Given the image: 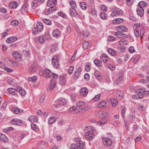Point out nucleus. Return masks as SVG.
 <instances>
[{"instance_id": "60", "label": "nucleus", "mask_w": 149, "mask_h": 149, "mask_svg": "<svg viewBox=\"0 0 149 149\" xmlns=\"http://www.w3.org/2000/svg\"><path fill=\"white\" fill-rule=\"evenodd\" d=\"M134 33L135 35L136 36V37H139V31L137 29H136L134 30Z\"/></svg>"}, {"instance_id": "50", "label": "nucleus", "mask_w": 149, "mask_h": 149, "mask_svg": "<svg viewBox=\"0 0 149 149\" xmlns=\"http://www.w3.org/2000/svg\"><path fill=\"white\" fill-rule=\"evenodd\" d=\"M126 1L127 4L129 6H130L132 5V3L133 2V0H126Z\"/></svg>"}, {"instance_id": "43", "label": "nucleus", "mask_w": 149, "mask_h": 149, "mask_svg": "<svg viewBox=\"0 0 149 149\" xmlns=\"http://www.w3.org/2000/svg\"><path fill=\"white\" fill-rule=\"evenodd\" d=\"M43 21V22L46 24L50 25L52 24V21L49 19H44Z\"/></svg>"}, {"instance_id": "39", "label": "nucleus", "mask_w": 149, "mask_h": 149, "mask_svg": "<svg viewBox=\"0 0 149 149\" xmlns=\"http://www.w3.org/2000/svg\"><path fill=\"white\" fill-rule=\"evenodd\" d=\"M31 128L34 131H38V128L36 125L32 123L31 124Z\"/></svg>"}, {"instance_id": "34", "label": "nucleus", "mask_w": 149, "mask_h": 149, "mask_svg": "<svg viewBox=\"0 0 149 149\" xmlns=\"http://www.w3.org/2000/svg\"><path fill=\"white\" fill-rule=\"evenodd\" d=\"M100 58L105 63H107V62L108 57L105 54L102 55L100 56Z\"/></svg>"}, {"instance_id": "56", "label": "nucleus", "mask_w": 149, "mask_h": 149, "mask_svg": "<svg viewBox=\"0 0 149 149\" xmlns=\"http://www.w3.org/2000/svg\"><path fill=\"white\" fill-rule=\"evenodd\" d=\"M58 14L60 16H61L63 18H65L66 17L65 15L61 12H59L58 13Z\"/></svg>"}, {"instance_id": "45", "label": "nucleus", "mask_w": 149, "mask_h": 149, "mask_svg": "<svg viewBox=\"0 0 149 149\" xmlns=\"http://www.w3.org/2000/svg\"><path fill=\"white\" fill-rule=\"evenodd\" d=\"M106 104L105 102L104 101H102L100 102L98 104V107H104Z\"/></svg>"}, {"instance_id": "25", "label": "nucleus", "mask_w": 149, "mask_h": 149, "mask_svg": "<svg viewBox=\"0 0 149 149\" xmlns=\"http://www.w3.org/2000/svg\"><path fill=\"white\" fill-rule=\"evenodd\" d=\"M140 93V94H141V95H137L138 97L139 98H142V95H143L144 94H145L147 92V91L145 90V89L143 88H141L139 89Z\"/></svg>"}, {"instance_id": "40", "label": "nucleus", "mask_w": 149, "mask_h": 149, "mask_svg": "<svg viewBox=\"0 0 149 149\" xmlns=\"http://www.w3.org/2000/svg\"><path fill=\"white\" fill-rule=\"evenodd\" d=\"M127 41L125 40L121 39L119 42V45H126L127 44Z\"/></svg>"}, {"instance_id": "47", "label": "nucleus", "mask_w": 149, "mask_h": 149, "mask_svg": "<svg viewBox=\"0 0 149 149\" xmlns=\"http://www.w3.org/2000/svg\"><path fill=\"white\" fill-rule=\"evenodd\" d=\"M90 13L92 15H95L97 14L96 10L94 8H92L90 11Z\"/></svg>"}, {"instance_id": "29", "label": "nucleus", "mask_w": 149, "mask_h": 149, "mask_svg": "<svg viewBox=\"0 0 149 149\" xmlns=\"http://www.w3.org/2000/svg\"><path fill=\"white\" fill-rule=\"evenodd\" d=\"M20 54L18 52H14L13 54V56L14 58H15L16 59L20 58L21 56Z\"/></svg>"}, {"instance_id": "30", "label": "nucleus", "mask_w": 149, "mask_h": 149, "mask_svg": "<svg viewBox=\"0 0 149 149\" xmlns=\"http://www.w3.org/2000/svg\"><path fill=\"white\" fill-rule=\"evenodd\" d=\"M139 8H141L142 7V9H143V7H145L146 6L147 4L144 1H141L139 2L138 4Z\"/></svg>"}, {"instance_id": "16", "label": "nucleus", "mask_w": 149, "mask_h": 149, "mask_svg": "<svg viewBox=\"0 0 149 149\" xmlns=\"http://www.w3.org/2000/svg\"><path fill=\"white\" fill-rule=\"evenodd\" d=\"M16 91L22 96H24L26 94L25 91L22 89L21 87H17L16 88Z\"/></svg>"}, {"instance_id": "42", "label": "nucleus", "mask_w": 149, "mask_h": 149, "mask_svg": "<svg viewBox=\"0 0 149 149\" xmlns=\"http://www.w3.org/2000/svg\"><path fill=\"white\" fill-rule=\"evenodd\" d=\"M79 5L82 9L85 10L86 8V4L83 2H81L79 4Z\"/></svg>"}, {"instance_id": "61", "label": "nucleus", "mask_w": 149, "mask_h": 149, "mask_svg": "<svg viewBox=\"0 0 149 149\" xmlns=\"http://www.w3.org/2000/svg\"><path fill=\"white\" fill-rule=\"evenodd\" d=\"M51 76L52 77L56 79H57L58 77L57 74L53 73L51 74Z\"/></svg>"}, {"instance_id": "55", "label": "nucleus", "mask_w": 149, "mask_h": 149, "mask_svg": "<svg viewBox=\"0 0 149 149\" xmlns=\"http://www.w3.org/2000/svg\"><path fill=\"white\" fill-rule=\"evenodd\" d=\"M130 118L132 121H134L135 118V116L132 113L130 114Z\"/></svg>"}, {"instance_id": "32", "label": "nucleus", "mask_w": 149, "mask_h": 149, "mask_svg": "<svg viewBox=\"0 0 149 149\" xmlns=\"http://www.w3.org/2000/svg\"><path fill=\"white\" fill-rule=\"evenodd\" d=\"M74 141L76 142V144L84 145V143L82 141H81L79 137L75 138Z\"/></svg>"}, {"instance_id": "58", "label": "nucleus", "mask_w": 149, "mask_h": 149, "mask_svg": "<svg viewBox=\"0 0 149 149\" xmlns=\"http://www.w3.org/2000/svg\"><path fill=\"white\" fill-rule=\"evenodd\" d=\"M74 67L73 66H71L70 67L68 70V72L70 74L72 73Z\"/></svg>"}, {"instance_id": "21", "label": "nucleus", "mask_w": 149, "mask_h": 149, "mask_svg": "<svg viewBox=\"0 0 149 149\" xmlns=\"http://www.w3.org/2000/svg\"><path fill=\"white\" fill-rule=\"evenodd\" d=\"M17 39V38L15 36H12L8 38L6 40V42L8 43H12L15 42Z\"/></svg>"}, {"instance_id": "63", "label": "nucleus", "mask_w": 149, "mask_h": 149, "mask_svg": "<svg viewBox=\"0 0 149 149\" xmlns=\"http://www.w3.org/2000/svg\"><path fill=\"white\" fill-rule=\"evenodd\" d=\"M129 51L130 52L132 53L135 52V49L133 47H131L129 48Z\"/></svg>"}, {"instance_id": "37", "label": "nucleus", "mask_w": 149, "mask_h": 149, "mask_svg": "<svg viewBox=\"0 0 149 149\" xmlns=\"http://www.w3.org/2000/svg\"><path fill=\"white\" fill-rule=\"evenodd\" d=\"M116 97L119 99H121L123 96V94L122 92L118 91L116 93Z\"/></svg>"}, {"instance_id": "28", "label": "nucleus", "mask_w": 149, "mask_h": 149, "mask_svg": "<svg viewBox=\"0 0 149 149\" xmlns=\"http://www.w3.org/2000/svg\"><path fill=\"white\" fill-rule=\"evenodd\" d=\"M108 52L110 55L112 56H114L116 54V51L114 49L111 48L108 49Z\"/></svg>"}, {"instance_id": "17", "label": "nucleus", "mask_w": 149, "mask_h": 149, "mask_svg": "<svg viewBox=\"0 0 149 149\" xmlns=\"http://www.w3.org/2000/svg\"><path fill=\"white\" fill-rule=\"evenodd\" d=\"M61 34V31L58 29H55L52 32V36L54 37H58Z\"/></svg>"}, {"instance_id": "51", "label": "nucleus", "mask_w": 149, "mask_h": 149, "mask_svg": "<svg viewBox=\"0 0 149 149\" xmlns=\"http://www.w3.org/2000/svg\"><path fill=\"white\" fill-rule=\"evenodd\" d=\"M85 68L86 71L87 72H88L90 70L91 65L89 64V63L88 64L86 65Z\"/></svg>"}, {"instance_id": "57", "label": "nucleus", "mask_w": 149, "mask_h": 149, "mask_svg": "<svg viewBox=\"0 0 149 149\" xmlns=\"http://www.w3.org/2000/svg\"><path fill=\"white\" fill-rule=\"evenodd\" d=\"M84 79L86 80H88L90 78V75L88 73L86 74L84 76Z\"/></svg>"}, {"instance_id": "13", "label": "nucleus", "mask_w": 149, "mask_h": 149, "mask_svg": "<svg viewBox=\"0 0 149 149\" xmlns=\"http://www.w3.org/2000/svg\"><path fill=\"white\" fill-rule=\"evenodd\" d=\"M56 102L58 105H64L66 104L67 100L65 99L60 98L57 100Z\"/></svg>"}, {"instance_id": "9", "label": "nucleus", "mask_w": 149, "mask_h": 149, "mask_svg": "<svg viewBox=\"0 0 149 149\" xmlns=\"http://www.w3.org/2000/svg\"><path fill=\"white\" fill-rule=\"evenodd\" d=\"M123 72L122 71H119L118 74V77L117 78L116 80L115 81V83L118 84H119L123 78Z\"/></svg>"}, {"instance_id": "22", "label": "nucleus", "mask_w": 149, "mask_h": 149, "mask_svg": "<svg viewBox=\"0 0 149 149\" xmlns=\"http://www.w3.org/2000/svg\"><path fill=\"white\" fill-rule=\"evenodd\" d=\"M36 28L38 31L39 32H40L42 30L43 26L42 25V24L40 22H38L36 25Z\"/></svg>"}, {"instance_id": "12", "label": "nucleus", "mask_w": 149, "mask_h": 149, "mask_svg": "<svg viewBox=\"0 0 149 149\" xmlns=\"http://www.w3.org/2000/svg\"><path fill=\"white\" fill-rule=\"evenodd\" d=\"M77 106L78 107H82L81 108L82 109H84V110L86 111L87 110V108L85 107L86 105L85 104V103L83 101H80L78 102L77 104Z\"/></svg>"}, {"instance_id": "18", "label": "nucleus", "mask_w": 149, "mask_h": 149, "mask_svg": "<svg viewBox=\"0 0 149 149\" xmlns=\"http://www.w3.org/2000/svg\"><path fill=\"white\" fill-rule=\"evenodd\" d=\"M124 20L121 18H116L112 21V23L114 24H117L122 23L123 22Z\"/></svg>"}, {"instance_id": "23", "label": "nucleus", "mask_w": 149, "mask_h": 149, "mask_svg": "<svg viewBox=\"0 0 149 149\" xmlns=\"http://www.w3.org/2000/svg\"><path fill=\"white\" fill-rule=\"evenodd\" d=\"M118 31H120V32H127V27L124 26H119L118 27Z\"/></svg>"}, {"instance_id": "46", "label": "nucleus", "mask_w": 149, "mask_h": 149, "mask_svg": "<svg viewBox=\"0 0 149 149\" xmlns=\"http://www.w3.org/2000/svg\"><path fill=\"white\" fill-rule=\"evenodd\" d=\"M89 43L85 41L83 43V46L84 49H87L88 47Z\"/></svg>"}, {"instance_id": "53", "label": "nucleus", "mask_w": 149, "mask_h": 149, "mask_svg": "<svg viewBox=\"0 0 149 149\" xmlns=\"http://www.w3.org/2000/svg\"><path fill=\"white\" fill-rule=\"evenodd\" d=\"M53 4L54 5L55 4V3H54V2H53L52 1H50V0H48L47 2V6L49 7L51 6Z\"/></svg>"}, {"instance_id": "4", "label": "nucleus", "mask_w": 149, "mask_h": 149, "mask_svg": "<svg viewBox=\"0 0 149 149\" xmlns=\"http://www.w3.org/2000/svg\"><path fill=\"white\" fill-rule=\"evenodd\" d=\"M82 70V69L80 67L78 68L75 70L73 76L74 79H78L79 78L80 76Z\"/></svg>"}, {"instance_id": "38", "label": "nucleus", "mask_w": 149, "mask_h": 149, "mask_svg": "<svg viewBox=\"0 0 149 149\" xmlns=\"http://www.w3.org/2000/svg\"><path fill=\"white\" fill-rule=\"evenodd\" d=\"M70 5L72 7V9H74L76 7V5L75 1L73 0H70Z\"/></svg>"}, {"instance_id": "2", "label": "nucleus", "mask_w": 149, "mask_h": 149, "mask_svg": "<svg viewBox=\"0 0 149 149\" xmlns=\"http://www.w3.org/2000/svg\"><path fill=\"white\" fill-rule=\"evenodd\" d=\"M99 113L101 114V117L103 119V121L100 122L101 125L105 124L107 122L106 118L108 117V113L105 111H101L99 112Z\"/></svg>"}, {"instance_id": "35", "label": "nucleus", "mask_w": 149, "mask_h": 149, "mask_svg": "<svg viewBox=\"0 0 149 149\" xmlns=\"http://www.w3.org/2000/svg\"><path fill=\"white\" fill-rule=\"evenodd\" d=\"M70 13L72 17H75L77 15V12L74 9H70Z\"/></svg>"}, {"instance_id": "44", "label": "nucleus", "mask_w": 149, "mask_h": 149, "mask_svg": "<svg viewBox=\"0 0 149 149\" xmlns=\"http://www.w3.org/2000/svg\"><path fill=\"white\" fill-rule=\"evenodd\" d=\"M19 22L17 20H13L11 22V24L12 25L14 26H17L18 25Z\"/></svg>"}, {"instance_id": "19", "label": "nucleus", "mask_w": 149, "mask_h": 149, "mask_svg": "<svg viewBox=\"0 0 149 149\" xmlns=\"http://www.w3.org/2000/svg\"><path fill=\"white\" fill-rule=\"evenodd\" d=\"M16 89L15 90L12 88H9L8 89V92L10 94L13 95H15L17 94Z\"/></svg>"}, {"instance_id": "14", "label": "nucleus", "mask_w": 149, "mask_h": 149, "mask_svg": "<svg viewBox=\"0 0 149 149\" xmlns=\"http://www.w3.org/2000/svg\"><path fill=\"white\" fill-rule=\"evenodd\" d=\"M88 92V89L85 87L82 88L80 91V94L82 96H84L86 95Z\"/></svg>"}, {"instance_id": "49", "label": "nucleus", "mask_w": 149, "mask_h": 149, "mask_svg": "<svg viewBox=\"0 0 149 149\" xmlns=\"http://www.w3.org/2000/svg\"><path fill=\"white\" fill-rule=\"evenodd\" d=\"M45 98V95L44 94H42L41 96L39 99V102L40 103H42Z\"/></svg>"}, {"instance_id": "8", "label": "nucleus", "mask_w": 149, "mask_h": 149, "mask_svg": "<svg viewBox=\"0 0 149 149\" xmlns=\"http://www.w3.org/2000/svg\"><path fill=\"white\" fill-rule=\"evenodd\" d=\"M83 145H80L75 143L72 144L71 145L70 149H83Z\"/></svg>"}, {"instance_id": "52", "label": "nucleus", "mask_w": 149, "mask_h": 149, "mask_svg": "<svg viewBox=\"0 0 149 149\" xmlns=\"http://www.w3.org/2000/svg\"><path fill=\"white\" fill-rule=\"evenodd\" d=\"M38 29H37V28H34L32 30V33L34 35H36L39 32V31H38Z\"/></svg>"}, {"instance_id": "41", "label": "nucleus", "mask_w": 149, "mask_h": 149, "mask_svg": "<svg viewBox=\"0 0 149 149\" xmlns=\"http://www.w3.org/2000/svg\"><path fill=\"white\" fill-rule=\"evenodd\" d=\"M56 10V8L54 6H52L50 7L48 10V12L49 13H51L54 11L55 10Z\"/></svg>"}, {"instance_id": "33", "label": "nucleus", "mask_w": 149, "mask_h": 149, "mask_svg": "<svg viewBox=\"0 0 149 149\" xmlns=\"http://www.w3.org/2000/svg\"><path fill=\"white\" fill-rule=\"evenodd\" d=\"M100 16L102 19H106L107 18V14L104 12L101 13L100 14Z\"/></svg>"}, {"instance_id": "1", "label": "nucleus", "mask_w": 149, "mask_h": 149, "mask_svg": "<svg viewBox=\"0 0 149 149\" xmlns=\"http://www.w3.org/2000/svg\"><path fill=\"white\" fill-rule=\"evenodd\" d=\"M61 59L59 55L55 56L52 58V63L53 66L55 69H58L59 66V61Z\"/></svg>"}, {"instance_id": "59", "label": "nucleus", "mask_w": 149, "mask_h": 149, "mask_svg": "<svg viewBox=\"0 0 149 149\" xmlns=\"http://www.w3.org/2000/svg\"><path fill=\"white\" fill-rule=\"evenodd\" d=\"M12 7L13 8H16L18 7V3L16 2H14L13 4Z\"/></svg>"}, {"instance_id": "7", "label": "nucleus", "mask_w": 149, "mask_h": 149, "mask_svg": "<svg viewBox=\"0 0 149 149\" xmlns=\"http://www.w3.org/2000/svg\"><path fill=\"white\" fill-rule=\"evenodd\" d=\"M114 35L120 38H125L127 37V36L126 34L120 31H118V32H116L115 33Z\"/></svg>"}, {"instance_id": "27", "label": "nucleus", "mask_w": 149, "mask_h": 149, "mask_svg": "<svg viewBox=\"0 0 149 149\" xmlns=\"http://www.w3.org/2000/svg\"><path fill=\"white\" fill-rule=\"evenodd\" d=\"M0 140L5 142H7L8 141V139L6 136L3 134H0Z\"/></svg>"}, {"instance_id": "11", "label": "nucleus", "mask_w": 149, "mask_h": 149, "mask_svg": "<svg viewBox=\"0 0 149 149\" xmlns=\"http://www.w3.org/2000/svg\"><path fill=\"white\" fill-rule=\"evenodd\" d=\"M103 141L105 145L109 146H111L112 144V141L108 138H104L103 139Z\"/></svg>"}, {"instance_id": "62", "label": "nucleus", "mask_w": 149, "mask_h": 149, "mask_svg": "<svg viewBox=\"0 0 149 149\" xmlns=\"http://www.w3.org/2000/svg\"><path fill=\"white\" fill-rule=\"evenodd\" d=\"M115 39V37L112 36H109L108 38L109 40L111 41L114 40Z\"/></svg>"}, {"instance_id": "64", "label": "nucleus", "mask_w": 149, "mask_h": 149, "mask_svg": "<svg viewBox=\"0 0 149 149\" xmlns=\"http://www.w3.org/2000/svg\"><path fill=\"white\" fill-rule=\"evenodd\" d=\"M137 107L141 111H143L144 109V107L141 105L139 104Z\"/></svg>"}, {"instance_id": "54", "label": "nucleus", "mask_w": 149, "mask_h": 149, "mask_svg": "<svg viewBox=\"0 0 149 149\" xmlns=\"http://www.w3.org/2000/svg\"><path fill=\"white\" fill-rule=\"evenodd\" d=\"M89 34V32L86 31H84L83 33L84 37L85 38H87L88 37Z\"/></svg>"}, {"instance_id": "20", "label": "nucleus", "mask_w": 149, "mask_h": 149, "mask_svg": "<svg viewBox=\"0 0 149 149\" xmlns=\"http://www.w3.org/2000/svg\"><path fill=\"white\" fill-rule=\"evenodd\" d=\"M110 102L113 107H116L118 104V101L117 100L113 98H111L110 99Z\"/></svg>"}, {"instance_id": "5", "label": "nucleus", "mask_w": 149, "mask_h": 149, "mask_svg": "<svg viewBox=\"0 0 149 149\" xmlns=\"http://www.w3.org/2000/svg\"><path fill=\"white\" fill-rule=\"evenodd\" d=\"M85 136L87 139L92 140L93 139L94 136L92 131L90 130L87 132L85 133Z\"/></svg>"}, {"instance_id": "6", "label": "nucleus", "mask_w": 149, "mask_h": 149, "mask_svg": "<svg viewBox=\"0 0 149 149\" xmlns=\"http://www.w3.org/2000/svg\"><path fill=\"white\" fill-rule=\"evenodd\" d=\"M37 67V63L35 62L33 63L29 69V71L30 73L32 74L36 70Z\"/></svg>"}, {"instance_id": "15", "label": "nucleus", "mask_w": 149, "mask_h": 149, "mask_svg": "<svg viewBox=\"0 0 149 149\" xmlns=\"http://www.w3.org/2000/svg\"><path fill=\"white\" fill-rule=\"evenodd\" d=\"M142 7L138 8H137L136 11L137 14L138 15H139L140 17H142L144 13V9H142Z\"/></svg>"}, {"instance_id": "26", "label": "nucleus", "mask_w": 149, "mask_h": 149, "mask_svg": "<svg viewBox=\"0 0 149 149\" xmlns=\"http://www.w3.org/2000/svg\"><path fill=\"white\" fill-rule=\"evenodd\" d=\"M12 110L13 113H15V114L20 113H21L23 111L22 109H20L16 107L13 108L12 109Z\"/></svg>"}, {"instance_id": "10", "label": "nucleus", "mask_w": 149, "mask_h": 149, "mask_svg": "<svg viewBox=\"0 0 149 149\" xmlns=\"http://www.w3.org/2000/svg\"><path fill=\"white\" fill-rule=\"evenodd\" d=\"M56 81L54 79L51 80L49 86V89L52 90L56 86Z\"/></svg>"}, {"instance_id": "31", "label": "nucleus", "mask_w": 149, "mask_h": 149, "mask_svg": "<svg viewBox=\"0 0 149 149\" xmlns=\"http://www.w3.org/2000/svg\"><path fill=\"white\" fill-rule=\"evenodd\" d=\"M45 39H46V37L44 36L39 38L38 40L40 43H44L45 42Z\"/></svg>"}, {"instance_id": "24", "label": "nucleus", "mask_w": 149, "mask_h": 149, "mask_svg": "<svg viewBox=\"0 0 149 149\" xmlns=\"http://www.w3.org/2000/svg\"><path fill=\"white\" fill-rule=\"evenodd\" d=\"M56 120V117L53 116L51 117L49 119L48 123L50 125L54 123Z\"/></svg>"}, {"instance_id": "36", "label": "nucleus", "mask_w": 149, "mask_h": 149, "mask_svg": "<svg viewBox=\"0 0 149 149\" xmlns=\"http://www.w3.org/2000/svg\"><path fill=\"white\" fill-rule=\"evenodd\" d=\"M94 62L95 64L97 67H100L102 65L101 61L98 59H95Z\"/></svg>"}, {"instance_id": "3", "label": "nucleus", "mask_w": 149, "mask_h": 149, "mask_svg": "<svg viewBox=\"0 0 149 149\" xmlns=\"http://www.w3.org/2000/svg\"><path fill=\"white\" fill-rule=\"evenodd\" d=\"M123 14V11L120 9L116 8L111 14L113 17H116L121 15Z\"/></svg>"}, {"instance_id": "48", "label": "nucleus", "mask_w": 149, "mask_h": 149, "mask_svg": "<svg viewBox=\"0 0 149 149\" xmlns=\"http://www.w3.org/2000/svg\"><path fill=\"white\" fill-rule=\"evenodd\" d=\"M100 95H101L100 94H98L94 97V98L93 99V100L95 102L99 101V98Z\"/></svg>"}]
</instances>
